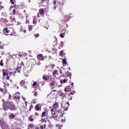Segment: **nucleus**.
<instances>
[{"label":"nucleus","instance_id":"obj_1","mask_svg":"<svg viewBox=\"0 0 129 129\" xmlns=\"http://www.w3.org/2000/svg\"><path fill=\"white\" fill-rule=\"evenodd\" d=\"M2 101L3 103V107L5 110H7L9 109L10 106H11V104H12V102H10L9 101H6L5 99H2Z\"/></svg>","mask_w":129,"mask_h":129},{"label":"nucleus","instance_id":"obj_2","mask_svg":"<svg viewBox=\"0 0 129 129\" xmlns=\"http://www.w3.org/2000/svg\"><path fill=\"white\" fill-rule=\"evenodd\" d=\"M61 109L59 110L56 112V115L53 116L54 119L55 120H59V119H61V118H63V115L64 114V112L61 111Z\"/></svg>","mask_w":129,"mask_h":129},{"label":"nucleus","instance_id":"obj_3","mask_svg":"<svg viewBox=\"0 0 129 129\" xmlns=\"http://www.w3.org/2000/svg\"><path fill=\"white\" fill-rule=\"evenodd\" d=\"M3 76L5 78H6L7 80L10 79V76H9V73H8V71L7 70H3Z\"/></svg>","mask_w":129,"mask_h":129},{"label":"nucleus","instance_id":"obj_4","mask_svg":"<svg viewBox=\"0 0 129 129\" xmlns=\"http://www.w3.org/2000/svg\"><path fill=\"white\" fill-rule=\"evenodd\" d=\"M20 84H21V86H22L23 87H24V88L25 89H28V84L27 83L25 82V81L22 80L20 82Z\"/></svg>","mask_w":129,"mask_h":129},{"label":"nucleus","instance_id":"obj_5","mask_svg":"<svg viewBox=\"0 0 129 129\" xmlns=\"http://www.w3.org/2000/svg\"><path fill=\"white\" fill-rule=\"evenodd\" d=\"M9 108L11 110H17V108H16V106H15V104L13 102H12V104L9 106Z\"/></svg>","mask_w":129,"mask_h":129},{"label":"nucleus","instance_id":"obj_6","mask_svg":"<svg viewBox=\"0 0 129 129\" xmlns=\"http://www.w3.org/2000/svg\"><path fill=\"white\" fill-rule=\"evenodd\" d=\"M47 98H48V99H53V98H54V94L50 93V94H48Z\"/></svg>","mask_w":129,"mask_h":129},{"label":"nucleus","instance_id":"obj_7","mask_svg":"<svg viewBox=\"0 0 129 129\" xmlns=\"http://www.w3.org/2000/svg\"><path fill=\"white\" fill-rule=\"evenodd\" d=\"M37 58L38 60H41V61H43L45 59V57L43 56V54H40L37 56Z\"/></svg>","mask_w":129,"mask_h":129},{"label":"nucleus","instance_id":"obj_8","mask_svg":"<svg viewBox=\"0 0 129 129\" xmlns=\"http://www.w3.org/2000/svg\"><path fill=\"white\" fill-rule=\"evenodd\" d=\"M43 79H44V80H46L47 81H49V80L50 79V77H49V76H48V75H44L43 77Z\"/></svg>","mask_w":129,"mask_h":129},{"label":"nucleus","instance_id":"obj_9","mask_svg":"<svg viewBox=\"0 0 129 129\" xmlns=\"http://www.w3.org/2000/svg\"><path fill=\"white\" fill-rule=\"evenodd\" d=\"M39 14L40 16H43L45 14V12H44V9H40L39 10Z\"/></svg>","mask_w":129,"mask_h":129},{"label":"nucleus","instance_id":"obj_10","mask_svg":"<svg viewBox=\"0 0 129 129\" xmlns=\"http://www.w3.org/2000/svg\"><path fill=\"white\" fill-rule=\"evenodd\" d=\"M22 68L23 67H22V66H19L17 67V71H18V73H20V72H21V69H22Z\"/></svg>","mask_w":129,"mask_h":129},{"label":"nucleus","instance_id":"obj_11","mask_svg":"<svg viewBox=\"0 0 129 129\" xmlns=\"http://www.w3.org/2000/svg\"><path fill=\"white\" fill-rule=\"evenodd\" d=\"M35 109L36 110H41V106L40 105H37L36 106H35Z\"/></svg>","mask_w":129,"mask_h":129},{"label":"nucleus","instance_id":"obj_12","mask_svg":"<svg viewBox=\"0 0 129 129\" xmlns=\"http://www.w3.org/2000/svg\"><path fill=\"white\" fill-rule=\"evenodd\" d=\"M68 81V80L67 79H63V80H60V83H67V82Z\"/></svg>","mask_w":129,"mask_h":129},{"label":"nucleus","instance_id":"obj_13","mask_svg":"<svg viewBox=\"0 0 129 129\" xmlns=\"http://www.w3.org/2000/svg\"><path fill=\"white\" fill-rule=\"evenodd\" d=\"M54 108H58L59 107V103L56 102L53 104Z\"/></svg>","mask_w":129,"mask_h":129},{"label":"nucleus","instance_id":"obj_14","mask_svg":"<svg viewBox=\"0 0 129 129\" xmlns=\"http://www.w3.org/2000/svg\"><path fill=\"white\" fill-rule=\"evenodd\" d=\"M13 98H14L15 100H18V99H20V96L18 95H14L13 96Z\"/></svg>","mask_w":129,"mask_h":129},{"label":"nucleus","instance_id":"obj_15","mask_svg":"<svg viewBox=\"0 0 129 129\" xmlns=\"http://www.w3.org/2000/svg\"><path fill=\"white\" fill-rule=\"evenodd\" d=\"M10 118H11V119H14L15 118V117H16V116L15 115V114H14V113H12L10 115Z\"/></svg>","mask_w":129,"mask_h":129},{"label":"nucleus","instance_id":"obj_16","mask_svg":"<svg viewBox=\"0 0 129 129\" xmlns=\"http://www.w3.org/2000/svg\"><path fill=\"white\" fill-rule=\"evenodd\" d=\"M28 129H34V124H29Z\"/></svg>","mask_w":129,"mask_h":129},{"label":"nucleus","instance_id":"obj_17","mask_svg":"<svg viewBox=\"0 0 129 129\" xmlns=\"http://www.w3.org/2000/svg\"><path fill=\"white\" fill-rule=\"evenodd\" d=\"M60 97H61L62 99L64 98V97H66V94L61 93L60 95Z\"/></svg>","mask_w":129,"mask_h":129},{"label":"nucleus","instance_id":"obj_18","mask_svg":"<svg viewBox=\"0 0 129 129\" xmlns=\"http://www.w3.org/2000/svg\"><path fill=\"white\" fill-rule=\"evenodd\" d=\"M46 112H45V111L43 112L42 115H41L42 118H43V117H45V116H46Z\"/></svg>","mask_w":129,"mask_h":129},{"label":"nucleus","instance_id":"obj_19","mask_svg":"<svg viewBox=\"0 0 129 129\" xmlns=\"http://www.w3.org/2000/svg\"><path fill=\"white\" fill-rule=\"evenodd\" d=\"M24 73H28V68H23Z\"/></svg>","mask_w":129,"mask_h":129},{"label":"nucleus","instance_id":"obj_20","mask_svg":"<svg viewBox=\"0 0 129 129\" xmlns=\"http://www.w3.org/2000/svg\"><path fill=\"white\" fill-rule=\"evenodd\" d=\"M62 63L67 65V61L65 59H62Z\"/></svg>","mask_w":129,"mask_h":129},{"label":"nucleus","instance_id":"obj_21","mask_svg":"<svg viewBox=\"0 0 129 129\" xmlns=\"http://www.w3.org/2000/svg\"><path fill=\"white\" fill-rule=\"evenodd\" d=\"M52 115H55V112L54 111V109H51L50 110Z\"/></svg>","mask_w":129,"mask_h":129},{"label":"nucleus","instance_id":"obj_22","mask_svg":"<svg viewBox=\"0 0 129 129\" xmlns=\"http://www.w3.org/2000/svg\"><path fill=\"white\" fill-rule=\"evenodd\" d=\"M14 74H15V72H10L8 74V76H9V78H10V76H12V75H14Z\"/></svg>","mask_w":129,"mask_h":129},{"label":"nucleus","instance_id":"obj_23","mask_svg":"<svg viewBox=\"0 0 129 129\" xmlns=\"http://www.w3.org/2000/svg\"><path fill=\"white\" fill-rule=\"evenodd\" d=\"M45 0H39L38 4H44Z\"/></svg>","mask_w":129,"mask_h":129},{"label":"nucleus","instance_id":"obj_24","mask_svg":"<svg viewBox=\"0 0 129 129\" xmlns=\"http://www.w3.org/2000/svg\"><path fill=\"white\" fill-rule=\"evenodd\" d=\"M29 120H30V121H34V118H33V117H32V116H30L29 117Z\"/></svg>","mask_w":129,"mask_h":129},{"label":"nucleus","instance_id":"obj_25","mask_svg":"<svg viewBox=\"0 0 129 129\" xmlns=\"http://www.w3.org/2000/svg\"><path fill=\"white\" fill-rule=\"evenodd\" d=\"M28 28L29 31H32V30H33V26H32V25H29Z\"/></svg>","mask_w":129,"mask_h":129},{"label":"nucleus","instance_id":"obj_26","mask_svg":"<svg viewBox=\"0 0 129 129\" xmlns=\"http://www.w3.org/2000/svg\"><path fill=\"white\" fill-rule=\"evenodd\" d=\"M60 119V121H61L62 122H65V117H63Z\"/></svg>","mask_w":129,"mask_h":129},{"label":"nucleus","instance_id":"obj_27","mask_svg":"<svg viewBox=\"0 0 129 129\" xmlns=\"http://www.w3.org/2000/svg\"><path fill=\"white\" fill-rule=\"evenodd\" d=\"M17 10L14 9L13 11V15H17V12H16Z\"/></svg>","mask_w":129,"mask_h":129},{"label":"nucleus","instance_id":"obj_28","mask_svg":"<svg viewBox=\"0 0 129 129\" xmlns=\"http://www.w3.org/2000/svg\"><path fill=\"white\" fill-rule=\"evenodd\" d=\"M34 36L35 38H38V37H39L40 34H39V33L36 34H34Z\"/></svg>","mask_w":129,"mask_h":129},{"label":"nucleus","instance_id":"obj_29","mask_svg":"<svg viewBox=\"0 0 129 129\" xmlns=\"http://www.w3.org/2000/svg\"><path fill=\"white\" fill-rule=\"evenodd\" d=\"M5 32H6V33H9L10 32V30H8V28H5L4 29Z\"/></svg>","mask_w":129,"mask_h":129},{"label":"nucleus","instance_id":"obj_30","mask_svg":"<svg viewBox=\"0 0 129 129\" xmlns=\"http://www.w3.org/2000/svg\"><path fill=\"white\" fill-rule=\"evenodd\" d=\"M0 65H1V66H4V62H3V59H2L0 62Z\"/></svg>","mask_w":129,"mask_h":129},{"label":"nucleus","instance_id":"obj_31","mask_svg":"<svg viewBox=\"0 0 129 129\" xmlns=\"http://www.w3.org/2000/svg\"><path fill=\"white\" fill-rule=\"evenodd\" d=\"M10 3H11L12 5H15V0H10Z\"/></svg>","mask_w":129,"mask_h":129},{"label":"nucleus","instance_id":"obj_32","mask_svg":"<svg viewBox=\"0 0 129 129\" xmlns=\"http://www.w3.org/2000/svg\"><path fill=\"white\" fill-rule=\"evenodd\" d=\"M2 4H3V3L0 2V10H2V9H4V7L2 6Z\"/></svg>","mask_w":129,"mask_h":129},{"label":"nucleus","instance_id":"obj_33","mask_svg":"<svg viewBox=\"0 0 129 129\" xmlns=\"http://www.w3.org/2000/svg\"><path fill=\"white\" fill-rule=\"evenodd\" d=\"M42 122H43V121H44V122H47V120L46 119L42 118Z\"/></svg>","mask_w":129,"mask_h":129},{"label":"nucleus","instance_id":"obj_34","mask_svg":"<svg viewBox=\"0 0 129 129\" xmlns=\"http://www.w3.org/2000/svg\"><path fill=\"white\" fill-rule=\"evenodd\" d=\"M58 71H57V70H55L53 72V74L54 75H55V74H57Z\"/></svg>","mask_w":129,"mask_h":129},{"label":"nucleus","instance_id":"obj_35","mask_svg":"<svg viewBox=\"0 0 129 129\" xmlns=\"http://www.w3.org/2000/svg\"><path fill=\"white\" fill-rule=\"evenodd\" d=\"M32 108H33V105H31L30 106L29 111H31V110H32Z\"/></svg>","mask_w":129,"mask_h":129},{"label":"nucleus","instance_id":"obj_36","mask_svg":"<svg viewBox=\"0 0 129 129\" xmlns=\"http://www.w3.org/2000/svg\"><path fill=\"white\" fill-rule=\"evenodd\" d=\"M16 7H17V5H14V6H11L10 9H13V8H16Z\"/></svg>","mask_w":129,"mask_h":129},{"label":"nucleus","instance_id":"obj_37","mask_svg":"<svg viewBox=\"0 0 129 129\" xmlns=\"http://www.w3.org/2000/svg\"><path fill=\"white\" fill-rule=\"evenodd\" d=\"M2 45V42H0V49H4V46H1Z\"/></svg>","mask_w":129,"mask_h":129},{"label":"nucleus","instance_id":"obj_38","mask_svg":"<svg viewBox=\"0 0 129 129\" xmlns=\"http://www.w3.org/2000/svg\"><path fill=\"white\" fill-rule=\"evenodd\" d=\"M33 86H36L37 85V82H34L33 84Z\"/></svg>","mask_w":129,"mask_h":129},{"label":"nucleus","instance_id":"obj_39","mask_svg":"<svg viewBox=\"0 0 129 129\" xmlns=\"http://www.w3.org/2000/svg\"><path fill=\"white\" fill-rule=\"evenodd\" d=\"M35 127H36L35 129H41L39 126H35Z\"/></svg>","mask_w":129,"mask_h":129},{"label":"nucleus","instance_id":"obj_40","mask_svg":"<svg viewBox=\"0 0 129 129\" xmlns=\"http://www.w3.org/2000/svg\"><path fill=\"white\" fill-rule=\"evenodd\" d=\"M30 23V21L29 20H27L26 21V24H29Z\"/></svg>","mask_w":129,"mask_h":129},{"label":"nucleus","instance_id":"obj_41","mask_svg":"<svg viewBox=\"0 0 129 129\" xmlns=\"http://www.w3.org/2000/svg\"><path fill=\"white\" fill-rule=\"evenodd\" d=\"M60 37H61V38H63L64 37V35H63V34H60Z\"/></svg>","mask_w":129,"mask_h":129},{"label":"nucleus","instance_id":"obj_42","mask_svg":"<svg viewBox=\"0 0 129 129\" xmlns=\"http://www.w3.org/2000/svg\"><path fill=\"white\" fill-rule=\"evenodd\" d=\"M40 129H44V126L41 125L40 126Z\"/></svg>","mask_w":129,"mask_h":129},{"label":"nucleus","instance_id":"obj_43","mask_svg":"<svg viewBox=\"0 0 129 129\" xmlns=\"http://www.w3.org/2000/svg\"><path fill=\"white\" fill-rule=\"evenodd\" d=\"M8 98L9 99H11V98H12V96L11 95H9Z\"/></svg>","mask_w":129,"mask_h":129},{"label":"nucleus","instance_id":"obj_44","mask_svg":"<svg viewBox=\"0 0 129 129\" xmlns=\"http://www.w3.org/2000/svg\"><path fill=\"white\" fill-rule=\"evenodd\" d=\"M0 91H1L2 92H3V91H4V89H3V88H0Z\"/></svg>","mask_w":129,"mask_h":129},{"label":"nucleus","instance_id":"obj_45","mask_svg":"<svg viewBox=\"0 0 129 129\" xmlns=\"http://www.w3.org/2000/svg\"><path fill=\"white\" fill-rule=\"evenodd\" d=\"M22 98L24 101H26V98L24 97V96H22Z\"/></svg>","mask_w":129,"mask_h":129},{"label":"nucleus","instance_id":"obj_46","mask_svg":"<svg viewBox=\"0 0 129 129\" xmlns=\"http://www.w3.org/2000/svg\"><path fill=\"white\" fill-rule=\"evenodd\" d=\"M37 93H38L37 92H35L34 96H37Z\"/></svg>","mask_w":129,"mask_h":129},{"label":"nucleus","instance_id":"obj_47","mask_svg":"<svg viewBox=\"0 0 129 129\" xmlns=\"http://www.w3.org/2000/svg\"><path fill=\"white\" fill-rule=\"evenodd\" d=\"M64 91L65 92H67V91H68V90L67 89V88L64 89Z\"/></svg>","mask_w":129,"mask_h":129},{"label":"nucleus","instance_id":"obj_48","mask_svg":"<svg viewBox=\"0 0 129 129\" xmlns=\"http://www.w3.org/2000/svg\"><path fill=\"white\" fill-rule=\"evenodd\" d=\"M25 103L26 106H27V104H28V102L25 101Z\"/></svg>","mask_w":129,"mask_h":129},{"label":"nucleus","instance_id":"obj_49","mask_svg":"<svg viewBox=\"0 0 129 129\" xmlns=\"http://www.w3.org/2000/svg\"><path fill=\"white\" fill-rule=\"evenodd\" d=\"M41 64V62L39 61L38 63H37V65L39 66L40 64Z\"/></svg>","mask_w":129,"mask_h":129},{"label":"nucleus","instance_id":"obj_50","mask_svg":"<svg viewBox=\"0 0 129 129\" xmlns=\"http://www.w3.org/2000/svg\"><path fill=\"white\" fill-rule=\"evenodd\" d=\"M56 1L54 0L53 4H54V5H56Z\"/></svg>","mask_w":129,"mask_h":129},{"label":"nucleus","instance_id":"obj_51","mask_svg":"<svg viewBox=\"0 0 129 129\" xmlns=\"http://www.w3.org/2000/svg\"><path fill=\"white\" fill-rule=\"evenodd\" d=\"M35 115H36L37 116H38V115L39 114H38V113L36 112V113H35Z\"/></svg>","mask_w":129,"mask_h":129},{"label":"nucleus","instance_id":"obj_52","mask_svg":"<svg viewBox=\"0 0 129 129\" xmlns=\"http://www.w3.org/2000/svg\"><path fill=\"white\" fill-rule=\"evenodd\" d=\"M72 86H74V83H72Z\"/></svg>","mask_w":129,"mask_h":129},{"label":"nucleus","instance_id":"obj_53","mask_svg":"<svg viewBox=\"0 0 129 129\" xmlns=\"http://www.w3.org/2000/svg\"><path fill=\"white\" fill-rule=\"evenodd\" d=\"M40 15H41V14H40V13H38V14H37L38 17H40Z\"/></svg>","mask_w":129,"mask_h":129},{"label":"nucleus","instance_id":"obj_54","mask_svg":"<svg viewBox=\"0 0 129 129\" xmlns=\"http://www.w3.org/2000/svg\"><path fill=\"white\" fill-rule=\"evenodd\" d=\"M61 44L63 45V44H64V42L61 41Z\"/></svg>","mask_w":129,"mask_h":129},{"label":"nucleus","instance_id":"obj_55","mask_svg":"<svg viewBox=\"0 0 129 129\" xmlns=\"http://www.w3.org/2000/svg\"><path fill=\"white\" fill-rule=\"evenodd\" d=\"M50 85H54V84H53L52 83H50Z\"/></svg>","mask_w":129,"mask_h":129},{"label":"nucleus","instance_id":"obj_56","mask_svg":"<svg viewBox=\"0 0 129 129\" xmlns=\"http://www.w3.org/2000/svg\"><path fill=\"white\" fill-rule=\"evenodd\" d=\"M33 23V24H35L36 23V21H35V20H34Z\"/></svg>","mask_w":129,"mask_h":129},{"label":"nucleus","instance_id":"obj_57","mask_svg":"<svg viewBox=\"0 0 129 129\" xmlns=\"http://www.w3.org/2000/svg\"><path fill=\"white\" fill-rule=\"evenodd\" d=\"M61 5V6H64V3H62Z\"/></svg>","mask_w":129,"mask_h":129},{"label":"nucleus","instance_id":"obj_58","mask_svg":"<svg viewBox=\"0 0 129 129\" xmlns=\"http://www.w3.org/2000/svg\"><path fill=\"white\" fill-rule=\"evenodd\" d=\"M71 94H72L73 95H74V93H72V92H71Z\"/></svg>","mask_w":129,"mask_h":129},{"label":"nucleus","instance_id":"obj_59","mask_svg":"<svg viewBox=\"0 0 129 129\" xmlns=\"http://www.w3.org/2000/svg\"><path fill=\"white\" fill-rule=\"evenodd\" d=\"M18 25H21V23H20V22H18Z\"/></svg>","mask_w":129,"mask_h":129},{"label":"nucleus","instance_id":"obj_60","mask_svg":"<svg viewBox=\"0 0 129 129\" xmlns=\"http://www.w3.org/2000/svg\"><path fill=\"white\" fill-rule=\"evenodd\" d=\"M60 53H61V54H63V51H60Z\"/></svg>","mask_w":129,"mask_h":129},{"label":"nucleus","instance_id":"obj_61","mask_svg":"<svg viewBox=\"0 0 129 129\" xmlns=\"http://www.w3.org/2000/svg\"><path fill=\"white\" fill-rule=\"evenodd\" d=\"M60 74H62V71H60Z\"/></svg>","mask_w":129,"mask_h":129},{"label":"nucleus","instance_id":"obj_62","mask_svg":"<svg viewBox=\"0 0 129 129\" xmlns=\"http://www.w3.org/2000/svg\"><path fill=\"white\" fill-rule=\"evenodd\" d=\"M24 13L26 14V10H24Z\"/></svg>","mask_w":129,"mask_h":129},{"label":"nucleus","instance_id":"obj_63","mask_svg":"<svg viewBox=\"0 0 129 129\" xmlns=\"http://www.w3.org/2000/svg\"><path fill=\"white\" fill-rule=\"evenodd\" d=\"M26 32H27V30H24V33H26Z\"/></svg>","mask_w":129,"mask_h":129},{"label":"nucleus","instance_id":"obj_64","mask_svg":"<svg viewBox=\"0 0 129 129\" xmlns=\"http://www.w3.org/2000/svg\"><path fill=\"white\" fill-rule=\"evenodd\" d=\"M13 21H16V19H15V18H14V19H13Z\"/></svg>","mask_w":129,"mask_h":129}]
</instances>
